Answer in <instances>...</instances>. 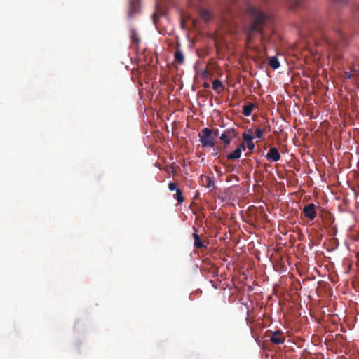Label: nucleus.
Segmentation results:
<instances>
[{
    "label": "nucleus",
    "instance_id": "nucleus-19",
    "mask_svg": "<svg viewBox=\"0 0 359 359\" xmlns=\"http://www.w3.org/2000/svg\"><path fill=\"white\" fill-rule=\"evenodd\" d=\"M243 139L245 142H248L252 140V137L246 133H243L242 135Z\"/></svg>",
    "mask_w": 359,
    "mask_h": 359
},
{
    "label": "nucleus",
    "instance_id": "nucleus-13",
    "mask_svg": "<svg viewBox=\"0 0 359 359\" xmlns=\"http://www.w3.org/2000/svg\"><path fill=\"white\" fill-rule=\"evenodd\" d=\"M174 58H175V61L176 62H177L178 64L182 65L184 62V54L181 51V50H180L179 48L176 49V51L174 55Z\"/></svg>",
    "mask_w": 359,
    "mask_h": 359
},
{
    "label": "nucleus",
    "instance_id": "nucleus-7",
    "mask_svg": "<svg viewBox=\"0 0 359 359\" xmlns=\"http://www.w3.org/2000/svg\"><path fill=\"white\" fill-rule=\"evenodd\" d=\"M270 341L274 344H283L285 342V337L283 331L278 330L272 332L270 337Z\"/></svg>",
    "mask_w": 359,
    "mask_h": 359
},
{
    "label": "nucleus",
    "instance_id": "nucleus-3",
    "mask_svg": "<svg viewBox=\"0 0 359 359\" xmlns=\"http://www.w3.org/2000/svg\"><path fill=\"white\" fill-rule=\"evenodd\" d=\"M237 132L234 128H228L222 133L219 139L224 143V149L229 145L231 141L237 137Z\"/></svg>",
    "mask_w": 359,
    "mask_h": 359
},
{
    "label": "nucleus",
    "instance_id": "nucleus-17",
    "mask_svg": "<svg viewBox=\"0 0 359 359\" xmlns=\"http://www.w3.org/2000/svg\"><path fill=\"white\" fill-rule=\"evenodd\" d=\"M269 65L273 69H278L280 67L278 59L275 56L270 57L269 60Z\"/></svg>",
    "mask_w": 359,
    "mask_h": 359
},
{
    "label": "nucleus",
    "instance_id": "nucleus-22",
    "mask_svg": "<svg viewBox=\"0 0 359 359\" xmlns=\"http://www.w3.org/2000/svg\"><path fill=\"white\" fill-rule=\"evenodd\" d=\"M168 189L170 190V191H174V190H177L178 188H177V185L174 182H170L168 184Z\"/></svg>",
    "mask_w": 359,
    "mask_h": 359
},
{
    "label": "nucleus",
    "instance_id": "nucleus-24",
    "mask_svg": "<svg viewBox=\"0 0 359 359\" xmlns=\"http://www.w3.org/2000/svg\"><path fill=\"white\" fill-rule=\"evenodd\" d=\"M188 4H189V6H191V7H194L195 6L194 2L191 0H189Z\"/></svg>",
    "mask_w": 359,
    "mask_h": 359
},
{
    "label": "nucleus",
    "instance_id": "nucleus-20",
    "mask_svg": "<svg viewBox=\"0 0 359 359\" xmlns=\"http://www.w3.org/2000/svg\"><path fill=\"white\" fill-rule=\"evenodd\" d=\"M246 148H248V150L253 151V150L255 149V144L252 140L250 142H246Z\"/></svg>",
    "mask_w": 359,
    "mask_h": 359
},
{
    "label": "nucleus",
    "instance_id": "nucleus-9",
    "mask_svg": "<svg viewBox=\"0 0 359 359\" xmlns=\"http://www.w3.org/2000/svg\"><path fill=\"white\" fill-rule=\"evenodd\" d=\"M193 229L194 231V232L193 233V238L194 240V247L198 249H201L203 248H205V246L203 242L201 241L200 236L198 234V230L195 227H193Z\"/></svg>",
    "mask_w": 359,
    "mask_h": 359
},
{
    "label": "nucleus",
    "instance_id": "nucleus-10",
    "mask_svg": "<svg viewBox=\"0 0 359 359\" xmlns=\"http://www.w3.org/2000/svg\"><path fill=\"white\" fill-rule=\"evenodd\" d=\"M130 37L132 45L135 46V48L137 49L139 43L140 42V39L139 37L138 34L134 29H131Z\"/></svg>",
    "mask_w": 359,
    "mask_h": 359
},
{
    "label": "nucleus",
    "instance_id": "nucleus-23",
    "mask_svg": "<svg viewBox=\"0 0 359 359\" xmlns=\"http://www.w3.org/2000/svg\"><path fill=\"white\" fill-rule=\"evenodd\" d=\"M237 148L240 149L241 151L242 152L243 151H245L246 149V144L244 142H242L238 145Z\"/></svg>",
    "mask_w": 359,
    "mask_h": 359
},
{
    "label": "nucleus",
    "instance_id": "nucleus-25",
    "mask_svg": "<svg viewBox=\"0 0 359 359\" xmlns=\"http://www.w3.org/2000/svg\"><path fill=\"white\" fill-rule=\"evenodd\" d=\"M252 151L249 150L247 153H245V156L248 157L252 154Z\"/></svg>",
    "mask_w": 359,
    "mask_h": 359
},
{
    "label": "nucleus",
    "instance_id": "nucleus-6",
    "mask_svg": "<svg viewBox=\"0 0 359 359\" xmlns=\"http://www.w3.org/2000/svg\"><path fill=\"white\" fill-rule=\"evenodd\" d=\"M140 8V0H130V8L128 15L130 18H133L139 13Z\"/></svg>",
    "mask_w": 359,
    "mask_h": 359
},
{
    "label": "nucleus",
    "instance_id": "nucleus-14",
    "mask_svg": "<svg viewBox=\"0 0 359 359\" xmlns=\"http://www.w3.org/2000/svg\"><path fill=\"white\" fill-rule=\"evenodd\" d=\"M255 107V104L254 103H249L247 105L243 107V114L245 116H249L252 114V109Z\"/></svg>",
    "mask_w": 359,
    "mask_h": 359
},
{
    "label": "nucleus",
    "instance_id": "nucleus-15",
    "mask_svg": "<svg viewBox=\"0 0 359 359\" xmlns=\"http://www.w3.org/2000/svg\"><path fill=\"white\" fill-rule=\"evenodd\" d=\"M241 156V151L240 149L236 148L232 153L226 156L228 160H238Z\"/></svg>",
    "mask_w": 359,
    "mask_h": 359
},
{
    "label": "nucleus",
    "instance_id": "nucleus-2",
    "mask_svg": "<svg viewBox=\"0 0 359 359\" xmlns=\"http://www.w3.org/2000/svg\"><path fill=\"white\" fill-rule=\"evenodd\" d=\"M212 131L209 128L203 130V134L199 135L200 142L203 147H212L215 146V138L212 135Z\"/></svg>",
    "mask_w": 359,
    "mask_h": 359
},
{
    "label": "nucleus",
    "instance_id": "nucleus-1",
    "mask_svg": "<svg viewBox=\"0 0 359 359\" xmlns=\"http://www.w3.org/2000/svg\"><path fill=\"white\" fill-rule=\"evenodd\" d=\"M245 15L248 21L243 27V30L247 36L248 42L251 41L254 34L258 33L262 35L261 41L264 43V36L263 31L270 20L269 16L262 11L252 6L246 9Z\"/></svg>",
    "mask_w": 359,
    "mask_h": 359
},
{
    "label": "nucleus",
    "instance_id": "nucleus-18",
    "mask_svg": "<svg viewBox=\"0 0 359 359\" xmlns=\"http://www.w3.org/2000/svg\"><path fill=\"white\" fill-rule=\"evenodd\" d=\"M175 198L177 201L179 203H182L184 201V198L182 196V191L180 189H177L176 190V194L174 196Z\"/></svg>",
    "mask_w": 359,
    "mask_h": 359
},
{
    "label": "nucleus",
    "instance_id": "nucleus-21",
    "mask_svg": "<svg viewBox=\"0 0 359 359\" xmlns=\"http://www.w3.org/2000/svg\"><path fill=\"white\" fill-rule=\"evenodd\" d=\"M263 133H264L263 130H262L260 128H257L255 130V135L257 138H259V139L262 138Z\"/></svg>",
    "mask_w": 359,
    "mask_h": 359
},
{
    "label": "nucleus",
    "instance_id": "nucleus-29",
    "mask_svg": "<svg viewBox=\"0 0 359 359\" xmlns=\"http://www.w3.org/2000/svg\"><path fill=\"white\" fill-rule=\"evenodd\" d=\"M204 87L208 88V87H209V85L208 83H204Z\"/></svg>",
    "mask_w": 359,
    "mask_h": 359
},
{
    "label": "nucleus",
    "instance_id": "nucleus-11",
    "mask_svg": "<svg viewBox=\"0 0 359 359\" xmlns=\"http://www.w3.org/2000/svg\"><path fill=\"white\" fill-rule=\"evenodd\" d=\"M198 12L200 18L204 21L208 22L212 18V14L209 10L200 8Z\"/></svg>",
    "mask_w": 359,
    "mask_h": 359
},
{
    "label": "nucleus",
    "instance_id": "nucleus-26",
    "mask_svg": "<svg viewBox=\"0 0 359 359\" xmlns=\"http://www.w3.org/2000/svg\"><path fill=\"white\" fill-rule=\"evenodd\" d=\"M217 154V150L214 149V151L212 152V155L216 156Z\"/></svg>",
    "mask_w": 359,
    "mask_h": 359
},
{
    "label": "nucleus",
    "instance_id": "nucleus-4",
    "mask_svg": "<svg viewBox=\"0 0 359 359\" xmlns=\"http://www.w3.org/2000/svg\"><path fill=\"white\" fill-rule=\"evenodd\" d=\"M336 35L337 36V39H332L327 37L325 39L327 44L329 45L330 47H332L333 48H337L339 46H342L344 43V34L340 31H339L337 33H336Z\"/></svg>",
    "mask_w": 359,
    "mask_h": 359
},
{
    "label": "nucleus",
    "instance_id": "nucleus-16",
    "mask_svg": "<svg viewBox=\"0 0 359 359\" xmlns=\"http://www.w3.org/2000/svg\"><path fill=\"white\" fill-rule=\"evenodd\" d=\"M212 88L214 90H215L218 93H219L221 91H222L224 90V87L222 85V83L220 80L215 79L212 82Z\"/></svg>",
    "mask_w": 359,
    "mask_h": 359
},
{
    "label": "nucleus",
    "instance_id": "nucleus-8",
    "mask_svg": "<svg viewBox=\"0 0 359 359\" xmlns=\"http://www.w3.org/2000/svg\"><path fill=\"white\" fill-rule=\"evenodd\" d=\"M266 157L270 161L276 162L280 159V154L276 147H271Z\"/></svg>",
    "mask_w": 359,
    "mask_h": 359
},
{
    "label": "nucleus",
    "instance_id": "nucleus-5",
    "mask_svg": "<svg viewBox=\"0 0 359 359\" xmlns=\"http://www.w3.org/2000/svg\"><path fill=\"white\" fill-rule=\"evenodd\" d=\"M316 205L311 203L304 206L302 210V213L304 217L309 218L311 221H313L317 215L316 212Z\"/></svg>",
    "mask_w": 359,
    "mask_h": 359
},
{
    "label": "nucleus",
    "instance_id": "nucleus-27",
    "mask_svg": "<svg viewBox=\"0 0 359 359\" xmlns=\"http://www.w3.org/2000/svg\"><path fill=\"white\" fill-rule=\"evenodd\" d=\"M214 134H215V135H217L219 134V130H218V129H216V130L214 131Z\"/></svg>",
    "mask_w": 359,
    "mask_h": 359
},
{
    "label": "nucleus",
    "instance_id": "nucleus-12",
    "mask_svg": "<svg viewBox=\"0 0 359 359\" xmlns=\"http://www.w3.org/2000/svg\"><path fill=\"white\" fill-rule=\"evenodd\" d=\"M203 183L204 186L210 189H213L215 188V182L213 178L205 176L203 180Z\"/></svg>",
    "mask_w": 359,
    "mask_h": 359
},
{
    "label": "nucleus",
    "instance_id": "nucleus-28",
    "mask_svg": "<svg viewBox=\"0 0 359 359\" xmlns=\"http://www.w3.org/2000/svg\"><path fill=\"white\" fill-rule=\"evenodd\" d=\"M153 17H154V22L155 24H156V18H155V14L153 15Z\"/></svg>",
    "mask_w": 359,
    "mask_h": 359
}]
</instances>
